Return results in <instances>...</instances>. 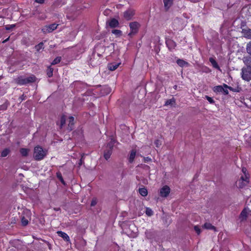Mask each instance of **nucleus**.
I'll return each mask as SVG.
<instances>
[{
  "mask_svg": "<svg viewBox=\"0 0 251 251\" xmlns=\"http://www.w3.org/2000/svg\"><path fill=\"white\" fill-rule=\"evenodd\" d=\"M135 14V11L133 9H128L123 13L124 18L127 21L131 20Z\"/></svg>",
  "mask_w": 251,
  "mask_h": 251,
  "instance_id": "obj_7",
  "label": "nucleus"
},
{
  "mask_svg": "<svg viewBox=\"0 0 251 251\" xmlns=\"http://www.w3.org/2000/svg\"><path fill=\"white\" fill-rule=\"evenodd\" d=\"M209 61L212 64V66L214 68L217 69L218 70H220V68L219 66L218 65L216 61L214 58L210 57L209 58Z\"/></svg>",
  "mask_w": 251,
  "mask_h": 251,
  "instance_id": "obj_23",
  "label": "nucleus"
},
{
  "mask_svg": "<svg viewBox=\"0 0 251 251\" xmlns=\"http://www.w3.org/2000/svg\"><path fill=\"white\" fill-rule=\"evenodd\" d=\"M53 69L51 67H49L47 69V75L49 77H51L53 75Z\"/></svg>",
  "mask_w": 251,
  "mask_h": 251,
  "instance_id": "obj_30",
  "label": "nucleus"
},
{
  "mask_svg": "<svg viewBox=\"0 0 251 251\" xmlns=\"http://www.w3.org/2000/svg\"><path fill=\"white\" fill-rule=\"evenodd\" d=\"M241 32L245 38L251 39V29L249 28H243Z\"/></svg>",
  "mask_w": 251,
  "mask_h": 251,
  "instance_id": "obj_15",
  "label": "nucleus"
},
{
  "mask_svg": "<svg viewBox=\"0 0 251 251\" xmlns=\"http://www.w3.org/2000/svg\"><path fill=\"white\" fill-rule=\"evenodd\" d=\"M139 192L140 194L143 197L146 196L148 194V191L145 188H140L139 189Z\"/></svg>",
  "mask_w": 251,
  "mask_h": 251,
  "instance_id": "obj_28",
  "label": "nucleus"
},
{
  "mask_svg": "<svg viewBox=\"0 0 251 251\" xmlns=\"http://www.w3.org/2000/svg\"><path fill=\"white\" fill-rule=\"evenodd\" d=\"M15 27V25H7L5 26V28L6 30H9L10 29H12L14 27Z\"/></svg>",
  "mask_w": 251,
  "mask_h": 251,
  "instance_id": "obj_36",
  "label": "nucleus"
},
{
  "mask_svg": "<svg viewBox=\"0 0 251 251\" xmlns=\"http://www.w3.org/2000/svg\"><path fill=\"white\" fill-rule=\"evenodd\" d=\"M249 182V178L247 175H245V176H241L239 180H238L236 184V186L242 188L245 185H247Z\"/></svg>",
  "mask_w": 251,
  "mask_h": 251,
  "instance_id": "obj_6",
  "label": "nucleus"
},
{
  "mask_svg": "<svg viewBox=\"0 0 251 251\" xmlns=\"http://www.w3.org/2000/svg\"><path fill=\"white\" fill-rule=\"evenodd\" d=\"M44 48V43L43 42H40L34 47V49L37 52H40L41 50H43Z\"/></svg>",
  "mask_w": 251,
  "mask_h": 251,
  "instance_id": "obj_24",
  "label": "nucleus"
},
{
  "mask_svg": "<svg viewBox=\"0 0 251 251\" xmlns=\"http://www.w3.org/2000/svg\"><path fill=\"white\" fill-rule=\"evenodd\" d=\"M46 154V151L43 150L41 147L39 146L35 147L33 156L36 160H39L42 159Z\"/></svg>",
  "mask_w": 251,
  "mask_h": 251,
  "instance_id": "obj_3",
  "label": "nucleus"
},
{
  "mask_svg": "<svg viewBox=\"0 0 251 251\" xmlns=\"http://www.w3.org/2000/svg\"><path fill=\"white\" fill-rule=\"evenodd\" d=\"M203 228L207 229H211L216 231V228L215 226H212L211 224L206 223L203 226Z\"/></svg>",
  "mask_w": 251,
  "mask_h": 251,
  "instance_id": "obj_26",
  "label": "nucleus"
},
{
  "mask_svg": "<svg viewBox=\"0 0 251 251\" xmlns=\"http://www.w3.org/2000/svg\"><path fill=\"white\" fill-rule=\"evenodd\" d=\"M243 61L246 65L245 67L251 68V55L244 56L243 58Z\"/></svg>",
  "mask_w": 251,
  "mask_h": 251,
  "instance_id": "obj_17",
  "label": "nucleus"
},
{
  "mask_svg": "<svg viewBox=\"0 0 251 251\" xmlns=\"http://www.w3.org/2000/svg\"><path fill=\"white\" fill-rule=\"evenodd\" d=\"M246 171H247V170L246 168H243L242 169V172L243 173V175L242 176H245V175H247Z\"/></svg>",
  "mask_w": 251,
  "mask_h": 251,
  "instance_id": "obj_45",
  "label": "nucleus"
},
{
  "mask_svg": "<svg viewBox=\"0 0 251 251\" xmlns=\"http://www.w3.org/2000/svg\"><path fill=\"white\" fill-rule=\"evenodd\" d=\"M247 52L251 55V41L248 42L246 45Z\"/></svg>",
  "mask_w": 251,
  "mask_h": 251,
  "instance_id": "obj_33",
  "label": "nucleus"
},
{
  "mask_svg": "<svg viewBox=\"0 0 251 251\" xmlns=\"http://www.w3.org/2000/svg\"><path fill=\"white\" fill-rule=\"evenodd\" d=\"M166 43L169 50L175 49L176 46V43L172 40H167Z\"/></svg>",
  "mask_w": 251,
  "mask_h": 251,
  "instance_id": "obj_18",
  "label": "nucleus"
},
{
  "mask_svg": "<svg viewBox=\"0 0 251 251\" xmlns=\"http://www.w3.org/2000/svg\"><path fill=\"white\" fill-rule=\"evenodd\" d=\"M176 105V100L172 97L170 99L167 100L165 102L164 105L166 106H169L170 107H175Z\"/></svg>",
  "mask_w": 251,
  "mask_h": 251,
  "instance_id": "obj_14",
  "label": "nucleus"
},
{
  "mask_svg": "<svg viewBox=\"0 0 251 251\" xmlns=\"http://www.w3.org/2000/svg\"><path fill=\"white\" fill-rule=\"evenodd\" d=\"M9 38H10V37H8L7 38H6V39H5L4 40H3V41L2 42V43H5L7 42L8 41H9Z\"/></svg>",
  "mask_w": 251,
  "mask_h": 251,
  "instance_id": "obj_47",
  "label": "nucleus"
},
{
  "mask_svg": "<svg viewBox=\"0 0 251 251\" xmlns=\"http://www.w3.org/2000/svg\"><path fill=\"white\" fill-rule=\"evenodd\" d=\"M250 213V210L249 208H245L241 212L239 219L241 222H244L246 220L247 218Z\"/></svg>",
  "mask_w": 251,
  "mask_h": 251,
  "instance_id": "obj_11",
  "label": "nucleus"
},
{
  "mask_svg": "<svg viewBox=\"0 0 251 251\" xmlns=\"http://www.w3.org/2000/svg\"><path fill=\"white\" fill-rule=\"evenodd\" d=\"M112 33L115 35L117 37H119L122 35V32L119 29H113L111 31Z\"/></svg>",
  "mask_w": 251,
  "mask_h": 251,
  "instance_id": "obj_31",
  "label": "nucleus"
},
{
  "mask_svg": "<svg viewBox=\"0 0 251 251\" xmlns=\"http://www.w3.org/2000/svg\"><path fill=\"white\" fill-rule=\"evenodd\" d=\"M46 0H35V2L40 4H43Z\"/></svg>",
  "mask_w": 251,
  "mask_h": 251,
  "instance_id": "obj_44",
  "label": "nucleus"
},
{
  "mask_svg": "<svg viewBox=\"0 0 251 251\" xmlns=\"http://www.w3.org/2000/svg\"><path fill=\"white\" fill-rule=\"evenodd\" d=\"M61 60V56H58L56 57L51 62V64L52 65H56L58 63H59Z\"/></svg>",
  "mask_w": 251,
  "mask_h": 251,
  "instance_id": "obj_32",
  "label": "nucleus"
},
{
  "mask_svg": "<svg viewBox=\"0 0 251 251\" xmlns=\"http://www.w3.org/2000/svg\"><path fill=\"white\" fill-rule=\"evenodd\" d=\"M25 216H23L22 217V224L23 226H26L28 224V221L30 220V212L27 210L24 211Z\"/></svg>",
  "mask_w": 251,
  "mask_h": 251,
  "instance_id": "obj_12",
  "label": "nucleus"
},
{
  "mask_svg": "<svg viewBox=\"0 0 251 251\" xmlns=\"http://www.w3.org/2000/svg\"><path fill=\"white\" fill-rule=\"evenodd\" d=\"M58 25V24L55 23L46 25L42 28V31L44 33H50L56 29Z\"/></svg>",
  "mask_w": 251,
  "mask_h": 251,
  "instance_id": "obj_8",
  "label": "nucleus"
},
{
  "mask_svg": "<svg viewBox=\"0 0 251 251\" xmlns=\"http://www.w3.org/2000/svg\"><path fill=\"white\" fill-rule=\"evenodd\" d=\"M176 63L179 66L181 67H183L184 66H187L189 65V63L181 59H177Z\"/></svg>",
  "mask_w": 251,
  "mask_h": 251,
  "instance_id": "obj_21",
  "label": "nucleus"
},
{
  "mask_svg": "<svg viewBox=\"0 0 251 251\" xmlns=\"http://www.w3.org/2000/svg\"><path fill=\"white\" fill-rule=\"evenodd\" d=\"M223 87L222 85L216 86L214 87L213 91L216 93H222V91H223Z\"/></svg>",
  "mask_w": 251,
  "mask_h": 251,
  "instance_id": "obj_27",
  "label": "nucleus"
},
{
  "mask_svg": "<svg viewBox=\"0 0 251 251\" xmlns=\"http://www.w3.org/2000/svg\"><path fill=\"white\" fill-rule=\"evenodd\" d=\"M136 154V151L135 150H132L130 153L129 157V161L131 163L133 161L135 155Z\"/></svg>",
  "mask_w": 251,
  "mask_h": 251,
  "instance_id": "obj_25",
  "label": "nucleus"
},
{
  "mask_svg": "<svg viewBox=\"0 0 251 251\" xmlns=\"http://www.w3.org/2000/svg\"><path fill=\"white\" fill-rule=\"evenodd\" d=\"M20 151L23 156H26L27 155V154L29 151V150H28L27 149L23 148L20 150Z\"/></svg>",
  "mask_w": 251,
  "mask_h": 251,
  "instance_id": "obj_29",
  "label": "nucleus"
},
{
  "mask_svg": "<svg viewBox=\"0 0 251 251\" xmlns=\"http://www.w3.org/2000/svg\"><path fill=\"white\" fill-rule=\"evenodd\" d=\"M144 159V161L145 162H151V158L149 157H144L143 158Z\"/></svg>",
  "mask_w": 251,
  "mask_h": 251,
  "instance_id": "obj_41",
  "label": "nucleus"
},
{
  "mask_svg": "<svg viewBox=\"0 0 251 251\" xmlns=\"http://www.w3.org/2000/svg\"><path fill=\"white\" fill-rule=\"evenodd\" d=\"M223 86L225 88H228L230 91L233 92H240L241 90V87H236L235 88L232 87L231 86H228L226 84H224Z\"/></svg>",
  "mask_w": 251,
  "mask_h": 251,
  "instance_id": "obj_19",
  "label": "nucleus"
},
{
  "mask_svg": "<svg viewBox=\"0 0 251 251\" xmlns=\"http://www.w3.org/2000/svg\"><path fill=\"white\" fill-rule=\"evenodd\" d=\"M242 78L243 80L249 81L251 80V68L244 67L242 69Z\"/></svg>",
  "mask_w": 251,
  "mask_h": 251,
  "instance_id": "obj_5",
  "label": "nucleus"
},
{
  "mask_svg": "<svg viewBox=\"0 0 251 251\" xmlns=\"http://www.w3.org/2000/svg\"><path fill=\"white\" fill-rule=\"evenodd\" d=\"M146 213L148 216H151L153 215V211L151 208H146Z\"/></svg>",
  "mask_w": 251,
  "mask_h": 251,
  "instance_id": "obj_35",
  "label": "nucleus"
},
{
  "mask_svg": "<svg viewBox=\"0 0 251 251\" xmlns=\"http://www.w3.org/2000/svg\"><path fill=\"white\" fill-rule=\"evenodd\" d=\"M10 152V150L8 149H4L1 152V156L2 157H6Z\"/></svg>",
  "mask_w": 251,
  "mask_h": 251,
  "instance_id": "obj_34",
  "label": "nucleus"
},
{
  "mask_svg": "<svg viewBox=\"0 0 251 251\" xmlns=\"http://www.w3.org/2000/svg\"><path fill=\"white\" fill-rule=\"evenodd\" d=\"M57 176L58 177V178L60 179V180L62 182V183L64 184V181L63 179V178L60 173L57 174Z\"/></svg>",
  "mask_w": 251,
  "mask_h": 251,
  "instance_id": "obj_42",
  "label": "nucleus"
},
{
  "mask_svg": "<svg viewBox=\"0 0 251 251\" xmlns=\"http://www.w3.org/2000/svg\"><path fill=\"white\" fill-rule=\"evenodd\" d=\"M108 25L111 28H115L118 27L119 25V21L115 18H112L109 21Z\"/></svg>",
  "mask_w": 251,
  "mask_h": 251,
  "instance_id": "obj_16",
  "label": "nucleus"
},
{
  "mask_svg": "<svg viewBox=\"0 0 251 251\" xmlns=\"http://www.w3.org/2000/svg\"><path fill=\"white\" fill-rule=\"evenodd\" d=\"M6 108H7V107H6L4 105H1L0 106V110H4V109H6Z\"/></svg>",
  "mask_w": 251,
  "mask_h": 251,
  "instance_id": "obj_46",
  "label": "nucleus"
},
{
  "mask_svg": "<svg viewBox=\"0 0 251 251\" xmlns=\"http://www.w3.org/2000/svg\"><path fill=\"white\" fill-rule=\"evenodd\" d=\"M177 85H175V86H174V88L175 89H176V90L177 89Z\"/></svg>",
  "mask_w": 251,
  "mask_h": 251,
  "instance_id": "obj_48",
  "label": "nucleus"
},
{
  "mask_svg": "<svg viewBox=\"0 0 251 251\" xmlns=\"http://www.w3.org/2000/svg\"><path fill=\"white\" fill-rule=\"evenodd\" d=\"M228 88H225L223 87V91H222V93H223L224 95H226L228 94Z\"/></svg>",
  "mask_w": 251,
  "mask_h": 251,
  "instance_id": "obj_40",
  "label": "nucleus"
},
{
  "mask_svg": "<svg viewBox=\"0 0 251 251\" xmlns=\"http://www.w3.org/2000/svg\"><path fill=\"white\" fill-rule=\"evenodd\" d=\"M205 99H206L210 103H213L214 102V100L213 98L209 97L208 96L206 95L205 96Z\"/></svg>",
  "mask_w": 251,
  "mask_h": 251,
  "instance_id": "obj_37",
  "label": "nucleus"
},
{
  "mask_svg": "<svg viewBox=\"0 0 251 251\" xmlns=\"http://www.w3.org/2000/svg\"><path fill=\"white\" fill-rule=\"evenodd\" d=\"M170 191V188L168 186H163L159 190V195L162 198H166L169 196Z\"/></svg>",
  "mask_w": 251,
  "mask_h": 251,
  "instance_id": "obj_9",
  "label": "nucleus"
},
{
  "mask_svg": "<svg viewBox=\"0 0 251 251\" xmlns=\"http://www.w3.org/2000/svg\"><path fill=\"white\" fill-rule=\"evenodd\" d=\"M74 117L70 115H63L60 119V126H63L65 125H68V129L72 130L74 125Z\"/></svg>",
  "mask_w": 251,
  "mask_h": 251,
  "instance_id": "obj_1",
  "label": "nucleus"
},
{
  "mask_svg": "<svg viewBox=\"0 0 251 251\" xmlns=\"http://www.w3.org/2000/svg\"><path fill=\"white\" fill-rule=\"evenodd\" d=\"M194 229L198 234H199L201 232L200 228L198 226H195L194 227Z\"/></svg>",
  "mask_w": 251,
  "mask_h": 251,
  "instance_id": "obj_39",
  "label": "nucleus"
},
{
  "mask_svg": "<svg viewBox=\"0 0 251 251\" xmlns=\"http://www.w3.org/2000/svg\"><path fill=\"white\" fill-rule=\"evenodd\" d=\"M36 77L34 75H31L27 77L19 76L15 79L16 82L20 85H25L29 83L34 82Z\"/></svg>",
  "mask_w": 251,
  "mask_h": 251,
  "instance_id": "obj_2",
  "label": "nucleus"
},
{
  "mask_svg": "<svg viewBox=\"0 0 251 251\" xmlns=\"http://www.w3.org/2000/svg\"><path fill=\"white\" fill-rule=\"evenodd\" d=\"M115 143V141L113 139L111 140L110 143L108 144L107 145L108 147L109 148V149L105 151L104 153V157L105 159L108 160L110 157L112 153V147Z\"/></svg>",
  "mask_w": 251,
  "mask_h": 251,
  "instance_id": "obj_10",
  "label": "nucleus"
},
{
  "mask_svg": "<svg viewBox=\"0 0 251 251\" xmlns=\"http://www.w3.org/2000/svg\"><path fill=\"white\" fill-rule=\"evenodd\" d=\"M57 233L58 236L61 237L64 240L66 241H69L70 240L69 236L66 233L61 231H58Z\"/></svg>",
  "mask_w": 251,
  "mask_h": 251,
  "instance_id": "obj_20",
  "label": "nucleus"
},
{
  "mask_svg": "<svg viewBox=\"0 0 251 251\" xmlns=\"http://www.w3.org/2000/svg\"><path fill=\"white\" fill-rule=\"evenodd\" d=\"M97 200L95 199H93V200L91 201V206H95L97 204Z\"/></svg>",
  "mask_w": 251,
  "mask_h": 251,
  "instance_id": "obj_43",
  "label": "nucleus"
},
{
  "mask_svg": "<svg viewBox=\"0 0 251 251\" xmlns=\"http://www.w3.org/2000/svg\"><path fill=\"white\" fill-rule=\"evenodd\" d=\"M162 141L161 140L157 139L155 141L154 144L156 147H159L161 145Z\"/></svg>",
  "mask_w": 251,
  "mask_h": 251,
  "instance_id": "obj_38",
  "label": "nucleus"
},
{
  "mask_svg": "<svg viewBox=\"0 0 251 251\" xmlns=\"http://www.w3.org/2000/svg\"><path fill=\"white\" fill-rule=\"evenodd\" d=\"M140 26V24L137 22H132L130 23L129 26L130 31L128 34V36L132 37V35L136 34L139 31Z\"/></svg>",
  "mask_w": 251,
  "mask_h": 251,
  "instance_id": "obj_4",
  "label": "nucleus"
},
{
  "mask_svg": "<svg viewBox=\"0 0 251 251\" xmlns=\"http://www.w3.org/2000/svg\"><path fill=\"white\" fill-rule=\"evenodd\" d=\"M119 63H112L108 64V68L109 70L113 71L116 70L119 66Z\"/></svg>",
  "mask_w": 251,
  "mask_h": 251,
  "instance_id": "obj_22",
  "label": "nucleus"
},
{
  "mask_svg": "<svg viewBox=\"0 0 251 251\" xmlns=\"http://www.w3.org/2000/svg\"><path fill=\"white\" fill-rule=\"evenodd\" d=\"M174 1V0H163L165 11H168L173 6Z\"/></svg>",
  "mask_w": 251,
  "mask_h": 251,
  "instance_id": "obj_13",
  "label": "nucleus"
}]
</instances>
